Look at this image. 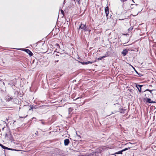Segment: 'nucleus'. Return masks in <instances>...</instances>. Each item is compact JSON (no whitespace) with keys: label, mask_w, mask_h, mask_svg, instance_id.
Segmentation results:
<instances>
[{"label":"nucleus","mask_w":156,"mask_h":156,"mask_svg":"<svg viewBox=\"0 0 156 156\" xmlns=\"http://www.w3.org/2000/svg\"><path fill=\"white\" fill-rule=\"evenodd\" d=\"M69 139H65L64 140V144L65 146L68 145L69 143Z\"/></svg>","instance_id":"9"},{"label":"nucleus","mask_w":156,"mask_h":156,"mask_svg":"<svg viewBox=\"0 0 156 156\" xmlns=\"http://www.w3.org/2000/svg\"><path fill=\"white\" fill-rule=\"evenodd\" d=\"M73 1H75V2H77V3L79 4H80V0H73Z\"/></svg>","instance_id":"24"},{"label":"nucleus","mask_w":156,"mask_h":156,"mask_svg":"<svg viewBox=\"0 0 156 156\" xmlns=\"http://www.w3.org/2000/svg\"><path fill=\"white\" fill-rule=\"evenodd\" d=\"M56 56H58L59 55L58 54H56Z\"/></svg>","instance_id":"33"},{"label":"nucleus","mask_w":156,"mask_h":156,"mask_svg":"<svg viewBox=\"0 0 156 156\" xmlns=\"http://www.w3.org/2000/svg\"><path fill=\"white\" fill-rule=\"evenodd\" d=\"M96 61V60H95L94 61H87L86 62H80L82 65H87L88 64H92L94 63V62H95Z\"/></svg>","instance_id":"7"},{"label":"nucleus","mask_w":156,"mask_h":156,"mask_svg":"<svg viewBox=\"0 0 156 156\" xmlns=\"http://www.w3.org/2000/svg\"><path fill=\"white\" fill-rule=\"evenodd\" d=\"M8 149H8V150H11V151H20V150H17L13 149V148H8Z\"/></svg>","instance_id":"19"},{"label":"nucleus","mask_w":156,"mask_h":156,"mask_svg":"<svg viewBox=\"0 0 156 156\" xmlns=\"http://www.w3.org/2000/svg\"><path fill=\"white\" fill-rule=\"evenodd\" d=\"M45 106V105H43L42 106V107H43V106Z\"/></svg>","instance_id":"36"},{"label":"nucleus","mask_w":156,"mask_h":156,"mask_svg":"<svg viewBox=\"0 0 156 156\" xmlns=\"http://www.w3.org/2000/svg\"><path fill=\"white\" fill-rule=\"evenodd\" d=\"M17 49L23 50L25 51L26 53L28 54L30 56H31L33 55V54L32 52L28 49H22L21 48L18 49Z\"/></svg>","instance_id":"3"},{"label":"nucleus","mask_w":156,"mask_h":156,"mask_svg":"<svg viewBox=\"0 0 156 156\" xmlns=\"http://www.w3.org/2000/svg\"><path fill=\"white\" fill-rule=\"evenodd\" d=\"M133 29V27H131L128 29V33L126 34H123L125 35H129V33H131Z\"/></svg>","instance_id":"8"},{"label":"nucleus","mask_w":156,"mask_h":156,"mask_svg":"<svg viewBox=\"0 0 156 156\" xmlns=\"http://www.w3.org/2000/svg\"><path fill=\"white\" fill-rule=\"evenodd\" d=\"M111 16H112V15H109L108 14V18H111Z\"/></svg>","instance_id":"28"},{"label":"nucleus","mask_w":156,"mask_h":156,"mask_svg":"<svg viewBox=\"0 0 156 156\" xmlns=\"http://www.w3.org/2000/svg\"><path fill=\"white\" fill-rule=\"evenodd\" d=\"M133 5V4H131V5ZM135 5H136V6L137 5V4H136Z\"/></svg>","instance_id":"35"},{"label":"nucleus","mask_w":156,"mask_h":156,"mask_svg":"<svg viewBox=\"0 0 156 156\" xmlns=\"http://www.w3.org/2000/svg\"><path fill=\"white\" fill-rule=\"evenodd\" d=\"M109 13V12L105 13L107 19L108 18V16Z\"/></svg>","instance_id":"23"},{"label":"nucleus","mask_w":156,"mask_h":156,"mask_svg":"<svg viewBox=\"0 0 156 156\" xmlns=\"http://www.w3.org/2000/svg\"><path fill=\"white\" fill-rule=\"evenodd\" d=\"M133 68V69L135 70L136 73L139 75V76L140 77H141V76H143V75L141 73H138V72L135 69L134 67L132 66Z\"/></svg>","instance_id":"13"},{"label":"nucleus","mask_w":156,"mask_h":156,"mask_svg":"<svg viewBox=\"0 0 156 156\" xmlns=\"http://www.w3.org/2000/svg\"><path fill=\"white\" fill-rule=\"evenodd\" d=\"M150 87H152V86L150 85Z\"/></svg>","instance_id":"38"},{"label":"nucleus","mask_w":156,"mask_h":156,"mask_svg":"<svg viewBox=\"0 0 156 156\" xmlns=\"http://www.w3.org/2000/svg\"><path fill=\"white\" fill-rule=\"evenodd\" d=\"M6 120H7V121H8V119H6Z\"/></svg>","instance_id":"37"},{"label":"nucleus","mask_w":156,"mask_h":156,"mask_svg":"<svg viewBox=\"0 0 156 156\" xmlns=\"http://www.w3.org/2000/svg\"><path fill=\"white\" fill-rule=\"evenodd\" d=\"M56 45H57V46H59V44H57Z\"/></svg>","instance_id":"32"},{"label":"nucleus","mask_w":156,"mask_h":156,"mask_svg":"<svg viewBox=\"0 0 156 156\" xmlns=\"http://www.w3.org/2000/svg\"><path fill=\"white\" fill-rule=\"evenodd\" d=\"M114 105H118L119 107H120V108L119 109V110L118 111H117V112H120V113L122 114H124L125 113V111L126 110V109H123L122 108L121 106H120V105H119V104L118 103H116V104H114Z\"/></svg>","instance_id":"2"},{"label":"nucleus","mask_w":156,"mask_h":156,"mask_svg":"<svg viewBox=\"0 0 156 156\" xmlns=\"http://www.w3.org/2000/svg\"><path fill=\"white\" fill-rule=\"evenodd\" d=\"M12 80V83H13L14 84L16 85L17 82V80L16 78H15Z\"/></svg>","instance_id":"16"},{"label":"nucleus","mask_w":156,"mask_h":156,"mask_svg":"<svg viewBox=\"0 0 156 156\" xmlns=\"http://www.w3.org/2000/svg\"><path fill=\"white\" fill-rule=\"evenodd\" d=\"M37 105H34L33 106L32 105H30V108L29 109V110H33V109H36L37 108Z\"/></svg>","instance_id":"12"},{"label":"nucleus","mask_w":156,"mask_h":156,"mask_svg":"<svg viewBox=\"0 0 156 156\" xmlns=\"http://www.w3.org/2000/svg\"><path fill=\"white\" fill-rule=\"evenodd\" d=\"M73 110V109L71 108H69L68 109V112H69V114Z\"/></svg>","instance_id":"22"},{"label":"nucleus","mask_w":156,"mask_h":156,"mask_svg":"<svg viewBox=\"0 0 156 156\" xmlns=\"http://www.w3.org/2000/svg\"><path fill=\"white\" fill-rule=\"evenodd\" d=\"M0 146H1L2 148L3 149H5V150H8V147H6L4 145H3L2 144H1L0 143Z\"/></svg>","instance_id":"14"},{"label":"nucleus","mask_w":156,"mask_h":156,"mask_svg":"<svg viewBox=\"0 0 156 156\" xmlns=\"http://www.w3.org/2000/svg\"><path fill=\"white\" fill-rule=\"evenodd\" d=\"M109 56V55H108V52H107L106 53V54H105V55L104 56H102L101 57L97 59H96V60L97 61V60L98 61L99 60H101L102 59L105 58V57H106L107 56Z\"/></svg>","instance_id":"5"},{"label":"nucleus","mask_w":156,"mask_h":156,"mask_svg":"<svg viewBox=\"0 0 156 156\" xmlns=\"http://www.w3.org/2000/svg\"><path fill=\"white\" fill-rule=\"evenodd\" d=\"M81 99V98L80 97H78L77 98L76 100H78V99Z\"/></svg>","instance_id":"29"},{"label":"nucleus","mask_w":156,"mask_h":156,"mask_svg":"<svg viewBox=\"0 0 156 156\" xmlns=\"http://www.w3.org/2000/svg\"><path fill=\"white\" fill-rule=\"evenodd\" d=\"M143 86V85H140L138 84H136V87H137L139 92L140 93L141 91V87Z\"/></svg>","instance_id":"4"},{"label":"nucleus","mask_w":156,"mask_h":156,"mask_svg":"<svg viewBox=\"0 0 156 156\" xmlns=\"http://www.w3.org/2000/svg\"><path fill=\"white\" fill-rule=\"evenodd\" d=\"M153 90H149L148 89H147L146 90L144 91V92H146L147 91H149L150 92L151 94H152V91H153Z\"/></svg>","instance_id":"18"},{"label":"nucleus","mask_w":156,"mask_h":156,"mask_svg":"<svg viewBox=\"0 0 156 156\" xmlns=\"http://www.w3.org/2000/svg\"><path fill=\"white\" fill-rule=\"evenodd\" d=\"M8 84L10 85V86L12 87L13 89L14 90H15L16 85L14 84L13 83H12V80L9 81V82L8 83Z\"/></svg>","instance_id":"6"},{"label":"nucleus","mask_w":156,"mask_h":156,"mask_svg":"<svg viewBox=\"0 0 156 156\" xmlns=\"http://www.w3.org/2000/svg\"><path fill=\"white\" fill-rule=\"evenodd\" d=\"M130 147H128V148H124V149L122 150V151L123 152V151H125L127 150H128L129 149H130Z\"/></svg>","instance_id":"20"},{"label":"nucleus","mask_w":156,"mask_h":156,"mask_svg":"<svg viewBox=\"0 0 156 156\" xmlns=\"http://www.w3.org/2000/svg\"><path fill=\"white\" fill-rule=\"evenodd\" d=\"M43 124V125H44V122H41Z\"/></svg>","instance_id":"30"},{"label":"nucleus","mask_w":156,"mask_h":156,"mask_svg":"<svg viewBox=\"0 0 156 156\" xmlns=\"http://www.w3.org/2000/svg\"><path fill=\"white\" fill-rule=\"evenodd\" d=\"M81 30V31L84 32L88 31L89 33L91 31V30H89L88 27L86 26V24H84L82 23H81L79 26V28L78 29V30Z\"/></svg>","instance_id":"1"},{"label":"nucleus","mask_w":156,"mask_h":156,"mask_svg":"<svg viewBox=\"0 0 156 156\" xmlns=\"http://www.w3.org/2000/svg\"><path fill=\"white\" fill-rule=\"evenodd\" d=\"M61 13L63 14V15L64 16L63 14H64V11L62 10H61Z\"/></svg>","instance_id":"25"},{"label":"nucleus","mask_w":156,"mask_h":156,"mask_svg":"<svg viewBox=\"0 0 156 156\" xmlns=\"http://www.w3.org/2000/svg\"><path fill=\"white\" fill-rule=\"evenodd\" d=\"M0 81H1V80H0ZM2 82L4 84V82H3V81H2Z\"/></svg>","instance_id":"34"},{"label":"nucleus","mask_w":156,"mask_h":156,"mask_svg":"<svg viewBox=\"0 0 156 156\" xmlns=\"http://www.w3.org/2000/svg\"><path fill=\"white\" fill-rule=\"evenodd\" d=\"M27 115H26L25 116V117H20V118H26V117H27Z\"/></svg>","instance_id":"26"},{"label":"nucleus","mask_w":156,"mask_h":156,"mask_svg":"<svg viewBox=\"0 0 156 156\" xmlns=\"http://www.w3.org/2000/svg\"><path fill=\"white\" fill-rule=\"evenodd\" d=\"M115 112H112V114H114L115 113H116L117 111H115Z\"/></svg>","instance_id":"27"},{"label":"nucleus","mask_w":156,"mask_h":156,"mask_svg":"<svg viewBox=\"0 0 156 156\" xmlns=\"http://www.w3.org/2000/svg\"><path fill=\"white\" fill-rule=\"evenodd\" d=\"M128 51L127 49H125L123 50L122 52V53L123 55V56H125L128 53Z\"/></svg>","instance_id":"10"},{"label":"nucleus","mask_w":156,"mask_h":156,"mask_svg":"<svg viewBox=\"0 0 156 156\" xmlns=\"http://www.w3.org/2000/svg\"><path fill=\"white\" fill-rule=\"evenodd\" d=\"M8 99V101H13V99L12 98L10 97Z\"/></svg>","instance_id":"21"},{"label":"nucleus","mask_w":156,"mask_h":156,"mask_svg":"<svg viewBox=\"0 0 156 156\" xmlns=\"http://www.w3.org/2000/svg\"><path fill=\"white\" fill-rule=\"evenodd\" d=\"M122 154V150H121V151H118V152H116L115 154Z\"/></svg>","instance_id":"17"},{"label":"nucleus","mask_w":156,"mask_h":156,"mask_svg":"<svg viewBox=\"0 0 156 156\" xmlns=\"http://www.w3.org/2000/svg\"><path fill=\"white\" fill-rule=\"evenodd\" d=\"M146 102L148 103H156L155 101H151V99L150 98H147Z\"/></svg>","instance_id":"11"},{"label":"nucleus","mask_w":156,"mask_h":156,"mask_svg":"<svg viewBox=\"0 0 156 156\" xmlns=\"http://www.w3.org/2000/svg\"><path fill=\"white\" fill-rule=\"evenodd\" d=\"M58 60H55V62H58Z\"/></svg>","instance_id":"31"},{"label":"nucleus","mask_w":156,"mask_h":156,"mask_svg":"<svg viewBox=\"0 0 156 156\" xmlns=\"http://www.w3.org/2000/svg\"><path fill=\"white\" fill-rule=\"evenodd\" d=\"M105 13L109 12V7L108 6H106L105 8Z\"/></svg>","instance_id":"15"}]
</instances>
